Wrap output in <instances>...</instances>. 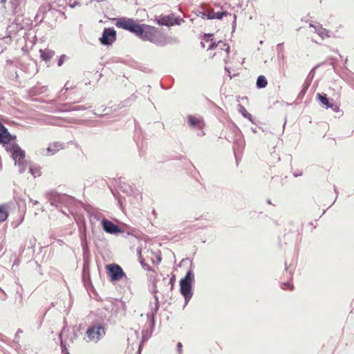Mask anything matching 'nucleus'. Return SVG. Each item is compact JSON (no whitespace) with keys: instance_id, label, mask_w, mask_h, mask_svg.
Returning <instances> with one entry per match:
<instances>
[{"instance_id":"1","label":"nucleus","mask_w":354,"mask_h":354,"mask_svg":"<svg viewBox=\"0 0 354 354\" xmlns=\"http://www.w3.org/2000/svg\"><path fill=\"white\" fill-rule=\"evenodd\" d=\"M12 138H15V136L11 135L6 127L0 122V143L7 145L6 149L11 153L15 165L18 167V171L21 174L26 171L28 166L27 161L25 160V151L16 143H10Z\"/></svg>"},{"instance_id":"2","label":"nucleus","mask_w":354,"mask_h":354,"mask_svg":"<svg viewBox=\"0 0 354 354\" xmlns=\"http://www.w3.org/2000/svg\"><path fill=\"white\" fill-rule=\"evenodd\" d=\"M138 37L144 41H149L158 46H163L167 42L162 34L155 27L145 25Z\"/></svg>"},{"instance_id":"3","label":"nucleus","mask_w":354,"mask_h":354,"mask_svg":"<svg viewBox=\"0 0 354 354\" xmlns=\"http://www.w3.org/2000/svg\"><path fill=\"white\" fill-rule=\"evenodd\" d=\"M194 281V274L192 270H189L184 278L180 281V293L185 297V306L187 305L193 295L192 290V283Z\"/></svg>"},{"instance_id":"4","label":"nucleus","mask_w":354,"mask_h":354,"mask_svg":"<svg viewBox=\"0 0 354 354\" xmlns=\"http://www.w3.org/2000/svg\"><path fill=\"white\" fill-rule=\"evenodd\" d=\"M115 26L118 28L128 30L138 36L139 33H142V27H144L145 24H139L132 19L124 17L119 19Z\"/></svg>"},{"instance_id":"5","label":"nucleus","mask_w":354,"mask_h":354,"mask_svg":"<svg viewBox=\"0 0 354 354\" xmlns=\"http://www.w3.org/2000/svg\"><path fill=\"white\" fill-rule=\"evenodd\" d=\"M106 332L104 328L100 324L89 326L86 331V342L97 343L104 337Z\"/></svg>"},{"instance_id":"6","label":"nucleus","mask_w":354,"mask_h":354,"mask_svg":"<svg viewBox=\"0 0 354 354\" xmlns=\"http://www.w3.org/2000/svg\"><path fill=\"white\" fill-rule=\"evenodd\" d=\"M107 274L111 281H116L127 277L122 268L117 264H109L106 266Z\"/></svg>"},{"instance_id":"7","label":"nucleus","mask_w":354,"mask_h":354,"mask_svg":"<svg viewBox=\"0 0 354 354\" xmlns=\"http://www.w3.org/2000/svg\"><path fill=\"white\" fill-rule=\"evenodd\" d=\"M115 40L116 31L113 28H104L102 37L100 38V43L104 46H109Z\"/></svg>"},{"instance_id":"8","label":"nucleus","mask_w":354,"mask_h":354,"mask_svg":"<svg viewBox=\"0 0 354 354\" xmlns=\"http://www.w3.org/2000/svg\"><path fill=\"white\" fill-rule=\"evenodd\" d=\"M101 223L103 230L109 234H116L122 232V230L119 226L107 219H102Z\"/></svg>"},{"instance_id":"9","label":"nucleus","mask_w":354,"mask_h":354,"mask_svg":"<svg viewBox=\"0 0 354 354\" xmlns=\"http://www.w3.org/2000/svg\"><path fill=\"white\" fill-rule=\"evenodd\" d=\"M67 197L66 196L58 194H52L48 198L50 204L57 207H62V204L64 203Z\"/></svg>"},{"instance_id":"10","label":"nucleus","mask_w":354,"mask_h":354,"mask_svg":"<svg viewBox=\"0 0 354 354\" xmlns=\"http://www.w3.org/2000/svg\"><path fill=\"white\" fill-rule=\"evenodd\" d=\"M187 120L189 126L192 128L202 129L204 127L203 120L201 117L189 115Z\"/></svg>"},{"instance_id":"11","label":"nucleus","mask_w":354,"mask_h":354,"mask_svg":"<svg viewBox=\"0 0 354 354\" xmlns=\"http://www.w3.org/2000/svg\"><path fill=\"white\" fill-rule=\"evenodd\" d=\"M310 27L314 28L315 32H316L322 39L329 38L331 35L329 34V31L323 28L320 24H310Z\"/></svg>"},{"instance_id":"12","label":"nucleus","mask_w":354,"mask_h":354,"mask_svg":"<svg viewBox=\"0 0 354 354\" xmlns=\"http://www.w3.org/2000/svg\"><path fill=\"white\" fill-rule=\"evenodd\" d=\"M154 303L150 304V311L147 314L148 318L151 319L152 324H154V317L159 309V301L157 295L153 296Z\"/></svg>"},{"instance_id":"13","label":"nucleus","mask_w":354,"mask_h":354,"mask_svg":"<svg viewBox=\"0 0 354 354\" xmlns=\"http://www.w3.org/2000/svg\"><path fill=\"white\" fill-rule=\"evenodd\" d=\"M63 148H64V145L62 142H54L49 145L48 147L47 148L46 154L48 156H53L56 153H57L59 150L62 149Z\"/></svg>"},{"instance_id":"14","label":"nucleus","mask_w":354,"mask_h":354,"mask_svg":"<svg viewBox=\"0 0 354 354\" xmlns=\"http://www.w3.org/2000/svg\"><path fill=\"white\" fill-rule=\"evenodd\" d=\"M230 15L227 11L215 12L214 10L205 14L203 13V18L206 17L207 19H221L224 16Z\"/></svg>"},{"instance_id":"15","label":"nucleus","mask_w":354,"mask_h":354,"mask_svg":"<svg viewBox=\"0 0 354 354\" xmlns=\"http://www.w3.org/2000/svg\"><path fill=\"white\" fill-rule=\"evenodd\" d=\"M157 23L160 26H172L174 24V19L169 15L160 17L157 20Z\"/></svg>"},{"instance_id":"16","label":"nucleus","mask_w":354,"mask_h":354,"mask_svg":"<svg viewBox=\"0 0 354 354\" xmlns=\"http://www.w3.org/2000/svg\"><path fill=\"white\" fill-rule=\"evenodd\" d=\"M39 53L41 58L46 62L49 61L55 55V52L48 48L39 50Z\"/></svg>"},{"instance_id":"17","label":"nucleus","mask_w":354,"mask_h":354,"mask_svg":"<svg viewBox=\"0 0 354 354\" xmlns=\"http://www.w3.org/2000/svg\"><path fill=\"white\" fill-rule=\"evenodd\" d=\"M64 111H84L87 109V107L84 105H74L72 104H64Z\"/></svg>"},{"instance_id":"18","label":"nucleus","mask_w":354,"mask_h":354,"mask_svg":"<svg viewBox=\"0 0 354 354\" xmlns=\"http://www.w3.org/2000/svg\"><path fill=\"white\" fill-rule=\"evenodd\" d=\"M218 46H225V52L227 53V54H229L230 46L227 44L223 42L222 41H218V42L212 41L210 42V44L207 47V50H213L216 47H218Z\"/></svg>"},{"instance_id":"19","label":"nucleus","mask_w":354,"mask_h":354,"mask_svg":"<svg viewBox=\"0 0 354 354\" xmlns=\"http://www.w3.org/2000/svg\"><path fill=\"white\" fill-rule=\"evenodd\" d=\"M8 207L6 205H0V223L5 221L8 216Z\"/></svg>"},{"instance_id":"20","label":"nucleus","mask_w":354,"mask_h":354,"mask_svg":"<svg viewBox=\"0 0 354 354\" xmlns=\"http://www.w3.org/2000/svg\"><path fill=\"white\" fill-rule=\"evenodd\" d=\"M257 86L259 88H263L268 84V81L264 75H259L257 80Z\"/></svg>"},{"instance_id":"21","label":"nucleus","mask_w":354,"mask_h":354,"mask_svg":"<svg viewBox=\"0 0 354 354\" xmlns=\"http://www.w3.org/2000/svg\"><path fill=\"white\" fill-rule=\"evenodd\" d=\"M239 111L242 114V115L243 117H245V118H248L252 123H254L252 115L247 111V110L245 109V107L243 106H242L241 104H239Z\"/></svg>"},{"instance_id":"22","label":"nucleus","mask_w":354,"mask_h":354,"mask_svg":"<svg viewBox=\"0 0 354 354\" xmlns=\"http://www.w3.org/2000/svg\"><path fill=\"white\" fill-rule=\"evenodd\" d=\"M80 238L81 245L82 247V249L84 251H85L88 248L86 232H81L80 235Z\"/></svg>"},{"instance_id":"23","label":"nucleus","mask_w":354,"mask_h":354,"mask_svg":"<svg viewBox=\"0 0 354 354\" xmlns=\"http://www.w3.org/2000/svg\"><path fill=\"white\" fill-rule=\"evenodd\" d=\"M317 97L322 104L326 106V107L329 106L330 101L326 97V95H322L320 93H318L317 95Z\"/></svg>"},{"instance_id":"24","label":"nucleus","mask_w":354,"mask_h":354,"mask_svg":"<svg viewBox=\"0 0 354 354\" xmlns=\"http://www.w3.org/2000/svg\"><path fill=\"white\" fill-rule=\"evenodd\" d=\"M310 82L308 80H306L305 82L303 84V88L301 89V91H300V93H299V97H303L305 95V93H306L309 86H310Z\"/></svg>"},{"instance_id":"25","label":"nucleus","mask_w":354,"mask_h":354,"mask_svg":"<svg viewBox=\"0 0 354 354\" xmlns=\"http://www.w3.org/2000/svg\"><path fill=\"white\" fill-rule=\"evenodd\" d=\"M13 26V24L12 26H10L8 27V32H9V35L6 36V37H4L2 38V41L3 42H5L6 44H9L12 41V35H11V33H12V30H10Z\"/></svg>"},{"instance_id":"26","label":"nucleus","mask_w":354,"mask_h":354,"mask_svg":"<svg viewBox=\"0 0 354 354\" xmlns=\"http://www.w3.org/2000/svg\"><path fill=\"white\" fill-rule=\"evenodd\" d=\"M44 9L42 8H40L38 10L37 14L35 16V19L37 21H39V22L42 21L44 19Z\"/></svg>"},{"instance_id":"27","label":"nucleus","mask_w":354,"mask_h":354,"mask_svg":"<svg viewBox=\"0 0 354 354\" xmlns=\"http://www.w3.org/2000/svg\"><path fill=\"white\" fill-rule=\"evenodd\" d=\"M29 171L35 178L41 175L40 170L37 168L30 167Z\"/></svg>"},{"instance_id":"28","label":"nucleus","mask_w":354,"mask_h":354,"mask_svg":"<svg viewBox=\"0 0 354 354\" xmlns=\"http://www.w3.org/2000/svg\"><path fill=\"white\" fill-rule=\"evenodd\" d=\"M326 108L331 109L334 112H338L339 111V106L333 102H330L329 106H327Z\"/></svg>"},{"instance_id":"29","label":"nucleus","mask_w":354,"mask_h":354,"mask_svg":"<svg viewBox=\"0 0 354 354\" xmlns=\"http://www.w3.org/2000/svg\"><path fill=\"white\" fill-rule=\"evenodd\" d=\"M281 288L285 290H286V289L292 290L293 288V286H292L291 281H288L287 283H282Z\"/></svg>"},{"instance_id":"30","label":"nucleus","mask_w":354,"mask_h":354,"mask_svg":"<svg viewBox=\"0 0 354 354\" xmlns=\"http://www.w3.org/2000/svg\"><path fill=\"white\" fill-rule=\"evenodd\" d=\"M212 35V34H205L203 38V41L205 42H211L212 41V39L211 38Z\"/></svg>"},{"instance_id":"31","label":"nucleus","mask_w":354,"mask_h":354,"mask_svg":"<svg viewBox=\"0 0 354 354\" xmlns=\"http://www.w3.org/2000/svg\"><path fill=\"white\" fill-rule=\"evenodd\" d=\"M238 149H242L244 147V141L242 138L240 136L239 141L236 143Z\"/></svg>"},{"instance_id":"32","label":"nucleus","mask_w":354,"mask_h":354,"mask_svg":"<svg viewBox=\"0 0 354 354\" xmlns=\"http://www.w3.org/2000/svg\"><path fill=\"white\" fill-rule=\"evenodd\" d=\"M23 333V330L20 328H19L17 332H16V334H15V342L18 343L19 341V335L20 334H21Z\"/></svg>"},{"instance_id":"33","label":"nucleus","mask_w":354,"mask_h":354,"mask_svg":"<svg viewBox=\"0 0 354 354\" xmlns=\"http://www.w3.org/2000/svg\"><path fill=\"white\" fill-rule=\"evenodd\" d=\"M66 59V56L65 55H61L59 59H58V62H57L58 66H61L63 64V63Z\"/></svg>"},{"instance_id":"34","label":"nucleus","mask_w":354,"mask_h":354,"mask_svg":"<svg viewBox=\"0 0 354 354\" xmlns=\"http://www.w3.org/2000/svg\"><path fill=\"white\" fill-rule=\"evenodd\" d=\"M10 3L12 5V8L13 10H15L19 5V1L18 0H10Z\"/></svg>"},{"instance_id":"35","label":"nucleus","mask_w":354,"mask_h":354,"mask_svg":"<svg viewBox=\"0 0 354 354\" xmlns=\"http://www.w3.org/2000/svg\"><path fill=\"white\" fill-rule=\"evenodd\" d=\"M182 348H183L182 344L180 342H178L177 344V351L179 354L182 353Z\"/></svg>"},{"instance_id":"36","label":"nucleus","mask_w":354,"mask_h":354,"mask_svg":"<svg viewBox=\"0 0 354 354\" xmlns=\"http://www.w3.org/2000/svg\"><path fill=\"white\" fill-rule=\"evenodd\" d=\"M225 71L227 73L228 76L230 77V79H232V75H231V72H230V71L229 68H227V67H225Z\"/></svg>"},{"instance_id":"37","label":"nucleus","mask_w":354,"mask_h":354,"mask_svg":"<svg viewBox=\"0 0 354 354\" xmlns=\"http://www.w3.org/2000/svg\"><path fill=\"white\" fill-rule=\"evenodd\" d=\"M201 46H202L203 48H205V41H202L201 42Z\"/></svg>"},{"instance_id":"38","label":"nucleus","mask_w":354,"mask_h":354,"mask_svg":"<svg viewBox=\"0 0 354 354\" xmlns=\"http://www.w3.org/2000/svg\"><path fill=\"white\" fill-rule=\"evenodd\" d=\"M218 47H220L221 49L224 50L225 51V46H218Z\"/></svg>"},{"instance_id":"39","label":"nucleus","mask_w":354,"mask_h":354,"mask_svg":"<svg viewBox=\"0 0 354 354\" xmlns=\"http://www.w3.org/2000/svg\"><path fill=\"white\" fill-rule=\"evenodd\" d=\"M32 203L34 205H37L39 202L37 201H34Z\"/></svg>"},{"instance_id":"40","label":"nucleus","mask_w":354,"mask_h":354,"mask_svg":"<svg viewBox=\"0 0 354 354\" xmlns=\"http://www.w3.org/2000/svg\"><path fill=\"white\" fill-rule=\"evenodd\" d=\"M59 339H60L61 343L62 344V335H61V333L59 334Z\"/></svg>"},{"instance_id":"41","label":"nucleus","mask_w":354,"mask_h":354,"mask_svg":"<svg viewBox=\"0 0 354 354\" xmlns=\"http://www.w3.org/2000/svg\"><path fill=\"white\" fill-rule=\"evenodd\" d=\"M7 0H1V3H4Z\"/></svg>"},{"instance_id":"42","label":"nucleus","mask_w":354,"mask_h":354,"mask_svg":"<svg viewBox=\"0 0 354 354\" xmlns=\"http://www.w3.org/2000/svg\"><path fill=\"white\" fill-rule=\"evenodd\" d=\"M234 23L235 24V21H236V17L235 15H234Z\"/></svg>"},{"instance_id":"43","label":"nucleus","mask_w":354,"mask_h":354,"mask_svg":"<svg viewBox=\"0 0 354 354\" xmlns=\"http://www.w3.org/2000/svg\"><path fill=\"white\" fill-rule=\"evenodd\" d=\"M281 46H282V44H279L277 45V47L279 48V47H281Z\"/></svg>"},{"instance_id":"44","label":"nucleus","mask_w":354,"mask_h":354,"mask_svg":"<svg viewBox=\"0 0 354 354\" xmlns=\"http://www.w3.org/2000/svg\"><path fill=\"white\" fill-rule=\"evenodd\" d=\"M335 192H336V194H337V191L336 189V188H335ZM337 197V195H336V198Z\"/></svg>"},{"instance_id":"45","label":"nucleus","mask_w":354,"mask_h":354,"mask_svg":"<svg viewBox=\"0 0 354 354\" xmlns=\"http://www.w3.org/2000/svg\"><path fill=\"white\" fill-rule=\"evenodd\" d=\"M3 335L0 333V340H2Z\"/></svg>"},{"instance_id":"46","label":"nucleus","mask_w":354,"mask_h":354,"mask_svg":"<svg viewBox=\"0 0 354 354\" xmlns=\"http://www.w3.org/2000/svg\"><path fill=\"white\" fill-rule=\"evenodd\" d=\"M201 135H204V133H203V132H202V133H201V134H198V136H201Z\"/></svg>"}]
</instances>
